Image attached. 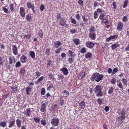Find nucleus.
Segmentation results:
<instances>
[{
	"label": "nucleus",
	"instance_id": "1",
	"mask_svg": "<svg viewBox=\"0 0 129 129\" xmlns=\"http://www.w3.org/2000/svg\"><path fill=\"white\" fill-rule=\"evenodd\" d=\"M104 75L100 74L99 73H94L91 78V80L93 81L95 79V81L98 82L103 80Z\"/></svg>",
	"mask_w": 129,
	"mask_h": 129
},
{
	"label": "nucleus",
	"instance_id": "2",
	"mask_svg": "<svg viewBox=\"0 0 129 129\" xmlns=\"http://www.w3.org/2000/svg\"><path fill=\"white\" fill-rule=\"evenodd\" d=\"M66 22L67 21L65 18H61L59 22V24L62 26L65 27L67 25Z\"/></svg>",
	"mask_w": 129,
	"mask_h": 129
},
{
	"label": "nucleus",
	"instance_id": "3",
	"mask_svg": "<svg viewBox=\"0 0 129 129\" xmlns=\"http://www.w3.org/2000/svg\"><path fill=\"white\" fill-rule=\"evenodd\" d=\"M123 27V23L121 21L118 22L117 27V29L118 31H121Z\"/></svg>",
	"mask_w": 129,
	"mask_h": 129
},
{
	"label": "nucleus",
	"instance_id": "4",
	"mask_svg": "<svg viewBox=\"0 0 129 129\" xmlns=\"http://www.w3.org/2000/svg\"><path fill=\"white\" fill-rule=\"evenodd\" d=\"M85 45L87 47L90 49L93 48L94 46V43L90 41H87L86 42Z\"/></svg>",
	"mask_w": 129,
	"mask_h": 129
},
{
	"label": "nucleus",
	"instance_id": "5",
	"mask_svg": "<svg viewBox=\"0 0 129 129\" xmlns=\"http://www.w3.org/2000/svg\"><path fill=\"white\" fill-rule=\"evenodd\" d=\"M12 50L13 53L14 55H16L18 54L17 47L15 45H12Z\"/></svg>",
	"mask_w": 129,
	"mask_h": 129
},
{
	"label": "nucleus",
	"instance_id": "6",
	"mask_svg": "<svg viewBox=\"0 0 129 129\" xmlns=\"http://www.w3.org/2000/svg\"><path fill=\"white\" fill-rule=\"evenodd\" d=\"M60 70L62 72L63 74L64 75L66 76L68 74L69 72L66 68L63 67L60 69Z\"/></svg>",
	"mask_w": 129,
	"mask_h": 129
},
{
	"label": "nucleus",
	"instance_id": "7",
	"mask_svg": "<svg viewBox=\"0 0 129 129\" xmlns=\"http://www.w3.org/2000/svg\"><path fill=\"white\" fill-rule=\"evenodd\" d=\"M25 10L22 7H21L20 9L19 13L21 16L22 17L25 16Z\"/></svg>",
	"mask_w": 129,
	"mask_h": 129
},
{
	"label": "nucleus",
	"instance_id": "8",
	"mask_svg": "<svg viewBox=\"0 0 129 129\" xmlns=\"http://www.w3.org/2000/svg\"><path fill=\"white\" fill-rule=\"evenodd\" d=\"M96 35L95 33H89L88 36L92 40H94L95 39Z\"/></svg>",
	"mask_w": 129,
	"mask_h": 129
},
{
	"label": "nucleus",
	"instance_id": "9",
	"mask_svg": "<svg viewBox=\"0 0 129 129\" xmlns=\"http://www.w3.org/2000/svg\"><path fill=\"white\" fill-rule=\"evenodd\" d=\"M102 89L100 85H97L94 88V90L95 93H97L100 91H102Z\"/></svg>",
	"mask_w": 129,
	"mask_h": 129
},
{
	"label": "nucleus",
	"instance_id": "10",
	"mask_svg": "<svg viewBox=\"0 0 129 129\" xmlns=\"http://www.w3.org/2000/svg\"><path fill=\"white\" fill-rule=\"evenodd\" d=\"M21 62L23 63L26 62L27 60V57L24 55H22L20 58Z\"/></svg>",
	"mask_w": 129,
	"mask_h": 129
},
{
	"label": "nucleus",
	"instance_id": "11",
	"mask_svg": "<svg viewBox=\"0 0 129 129\" xmlns=\"http://www.w3.org/2000/svg\"><path fill=\"white\" fill-rule=\"evenodd\" d=\"M62 45V43L59 41H55L54 44V47L56 48H58L59 46L61 45Z\"/></svg>",
	"mask_w": 129,
	"mask_h": 129
},
{
	"label": "nucleus",
	"instance_id": "12",
	"mask_svg": "<svg viewBox=\"0 0 129 129\" xmlns=\"http://www.w3.org/2000/svg\"><path fill=\"white\" fill-rule=\"evenodd\" d=\"M31 109L30 108H28L27 109L25 112V115L27 116L30 117V115L32 112V111Z\"/></svg>",
	"mask_w": 129,
	"mask_h": 129
},
{
	"label": "nucleus",
	"instance_id": "13",
	"mask_svg": "<svg viewBox=\"0 0 129 129\" xmlns=\"http://www.w3.org/2000/svg\"><path fill=\"white\" fill-rule=\"evenodd\" d=\"M79 108L81 109H83L85 106V103L84 101H82L79 103Z\"/></svg>",
	"mask_w": 129,
	"mask_h": 129
},
{
	"label": "nucleus",
	"instance_id": "14",
	"mask_svg": "<svg viewBox=\"0 0 129 129\" xmlns=\"http://www.w3.org/2000/svg\"><path fill=\"white\" fill-rule=\"evenodd\" d=\"M46 109V105L44 103L42 104L41 106L40 111L42 112H44Z\"/></svg>",
	"mask_w": 129,
	"mask_h": 129
},
{
	"label": "nucleus",
	"instance_id": "15",
	"mask_svg": "<svg viewBox=\"0 0 129 129\" xmlns=\"http://www.w3.org/2000/svg\"><path fill=\"white\" fill-rule=\"evenodd\" d=\"M85 73L84 72H82L79 73L77 76L78 78L79 79H81L85 75Z\"/></svg>",
	"mask_w": 129,
	"mask_h": 129
},
{
	"label": "nucleus",
	"instance_id": "16",
	"mask_svg": "<svg viewBox=\"0 0 129 129\" xmlns=\"http://www.w3.org/2000/svg\"><path fill=\"white\" fill-rule=\"evenodd\" d=\"M68 55L69 56L72 58H74L75 56L74 53L71 50L69 51Z\"/></svg>",
	"mask_w": 129,
	"mask_h": 129
},
{
	"label": "nucleus",
	"instance_id": "17",
	"mask_svg": "<svg viewBox=\"0 0 129 129\" xmlns=\"http://www.w3.org/2000/svg\"><path fill=\"white\" fill-rule=\"evenodd\" d=\"M92 54L89 52H88L85 55V57L87 59H90L92 57Z\"/></svg>",
	"mask_w": 129,
	"mask_h": 129
},
{
	"label": "nucleus",
	"instance_id": "18",
	"mask_svg": "<svg viewBox=\"0 0 129 129\" xmlns=\"http://www.w3.org/2000/svg\"><path fill=\"white\" fill-rule=\"evenodd\" d=\"M26 18L27 21H30L31 20V16L29 14H27L26 15Z\"/></svg>",
	"mask_w": 129,
	"mask_h": 129
},
{
	"label": "nucleus",
	"instance_id": "19",
	"mask_svg": "<svg viewBox=\"0 0 129 129\" xmlns=\"http://www.w3.org/2000/svg\"><path fill=\"white\" fill-rule=\"evenodd\" d=\"M29 53L31 58L34 59L35 58V53L34 51H30L29 52Z\"/></svg>",
	"mask_w": 129,
	"mask_h": 129
},
{
	"label": "nucleus",
	"instance_id": "20",
	"mask_svg": "<svg viewBox=\"0 0 129 129\" xmlns=\"http://www.w3.org/2000/svg\"><path fill=\"white\" fill-rule=\"evenodd\" d=\"M119 46V44L116 43L115 44H113L111 46V47L112 49H115L117 48Z\"/></svg>",
	"mask_w": 129,
	"mask_h": 129
},
{
	"label": "nucleus",
	"instance_id": "21",
	"mask_svg": "<svg viewBox=\"0 0 129 129\" xmlns=\"http://www.w3.org/2000/svg\"><path fill=\"white\" fill-rule=\"evenodd\" d=\"M95 27L94 26H91L89 30L90 33H95Z\"/></svg>",
	"mask_w": 129,
	"mask_h": 129
},
{
	"label": "nucleus",
	"instance_id": "22",
	"mask_svg": "<svg viewBox=\"0 0 129 129\" xmlns=\"http://www.w3.org/2000/svg\"><path fill=\"white\" fill-rule=\"evenodd\" d=\"M117 86L120 88H122L123 87V85L120 80L118 81H117Z\"/></svg>",
	"mask_w": 129,
	"mask_h": 129
},
{
	"label": "nucleus",
	"instance_id": "23",
	"mask_svg": "<svg viewBox=\"0 0 129 129\" xmlns=\"http://www.w3.org/2000/svg\"><path fill=\"white\" fill-rule=\"evenodd\" d=\"M11 88L12 90L13 93H16L17 91V87L16 85L11 87Z\"/></svg>",
	"mask_w": 129,
	"mask_h": 129
},
{
	"label": "nucleus",
	"instance_id": "24",
	"mask_svg": "<svg viewBox=\"0 0 129 129\" xmlns=\"http://www.w3.org/2000/svg\"><path fill=\"white\" fill-rule=\"evenodd\" d=\"M27 7L28 8L31 9L34 6V4L32 5L31 2H28L27 4Z\"/></svg>",
	"mask_w": 129,
	"mask_h": 129
},
{
	"label": "nucleus",
	"instance_id": "25",
	"mask_svg": "<svg viewBox=\"0 0 129 129\" xmlns=\"http://www.w3.org/2000/svg\"><path fill=\"white\" fill-rule=\"evenodd\" d=\"M57 105L56 104H53L51 107V110L52 111H54L56 109Z\"/></svg>",
	"mask_w": 129,
	"mask_h": 129
},
{
	"label": "nucleus",
	"instance_id": "26",
	"mask_svg": "<svg viewBox=\"0 0 129 129\" xmlns=\"http://www.w3.org/2000/svg\"><path fill=\"white\" fill-rule=\"evenodd\" d=\"M121 81L122 82L123 85H126L127 83V80L126 79L123 78L122 79Z\"/></svg>",
	"mask_w": 129,
	"mask_h": 129
},
{
	"label": "nucleus",
	"instance_id": "27",
	"mask_svg": "<svg viewBox=\"0 0 129 129\" xmlns=\"http://www.w3.org/2000/svg\"><path fill=\"white\" fill-rule=\"evenodd\" d=\"M83 20L85 24L86 23L88 22V19L86 18L85 17V16L83 15L82 16Z\"/></svg>",
	"mask_w": 129,
	"mask_h": 129
},
{
	"label": "nucleus",
	"instance_id": "28",
	"mask_svg": "<svg viewBox=\"0 0 129 129\" xmlns=\"http://www.w3.org/2000/svg\"><path fill=\"white\" fill-rule=\"evenodd\" d=\"M125 110L124 109H122L119 112V114L121 116H125Z\"/></svg>",
	"mask_w": 129,
	"mask_h": 129
},
{
	"label": "nucleus",
	"instance_id": "29",
	"mask_svg": "<svg viewBox=\"0 0 129 129\" xmlns=\"http://www.w3.org/2000/svg\"><path fill=\"white\" fill-rule=\"evenodd\" d=\"M63 93L64 94H63V95L64 97H67L69 95V92L66 90H64Z\"/></svg>",
	"mask_w": 129,
	"mask_h": 129
},
{
	"label": "nucleus",
	"instance_id": "30",
	"mask_svg": "<svg viewBox=\"0 0 129 129\" xmlns=\"http://www.w3.org/2000/svg\"><path fill=\"white\" fill-rule=\"evenodd\" d=\"M44 78V77L42 76L36 82V84H38L40 82L43 80Z\"/></svg>",
	"mask_w": 129,
	"mask_h": 129
},
{
	"label": "nucleus",
	"instance_id": "31",
	"mask_svg": "<svg viewBox=\"0 0 129 129\" xmlns=\"http://www.w3.org/2000/svg\"><path fill=\"white\" fill-rule=\"evenodd\" d=\"M80 40L79 39H75L73 40V42L76 45H78L79 43Z\"/></svg>",
	"mask_w": 129,
	"mask_h": 129
},
{
	"label": "nucleus",
	"instance_id": "32",
	"mask_svg": "<svg viewBox=\"0 0 129 129\" xmlns=\"http://www.w3.org/2000/svg\"><path fill=\"white\" fill-rule=\"evenodd\" d=\"M96 96H101L103 95V91H100L98 92V93H97L96 94Z\"/></svg>",
	"mask_w": 129,
	"mask_h": 129
},
{
	"label": "nucleus",
	"instance_id": "33",
	"mask_svg": "<svg viewBox=\"0 0 129 129\" xmlns=\"http://www.w3.org/2000/svg\"><path fill=\"white\" fill-rule=\"evenodd\" d=\"M103 99H104L102 98L101 99L100 98H99L97 100V101L98 103L100 105H101L102 104Z\"/></svg>",
	"mask_w": 129,
	"mask_h": 129
},
{
	"label": "nucleus",
	"instance_id": "34",
	"mask_svg": "<svg viewBox=\"0 0 129 129\" xmlns=\"http://www.w3.org/2000/svg\"><path fill=\"white\" fill-rule=\"evenodd\" d=\"M73 58H74L71 57L68 58V61L70 63L72 64L73 63V62L74 61V59Z\"/></svg>",
	"mask_w": 129,
	"mask_h": 129
},
{
	"label": "nucleus",
	"instance_id": "35",
	"mask_svg": "<svg viewBox=\"0 0 129 129\" xmlns=\"http://www.w3.org/2000/svg\"><path fill=\"white\" fill-rule=\"evenodd\" d=\"M21 64L20 61H18L16 63L15 65V67L16 68H19L21 66Z\"/></svg>",
	"mask_w": 129,
	"mask_h": 129
},
{
	"label": "nucleus",
	"instance_id": "36",
	"mask_svg": "<svg viewBox=\"0 0 129 129\" xmlns=\"http://www.w3.org/2000/svg\"><path fill=\"white\" fill-rule=\"evenodd\" d=\"M110 88L108 91V93L109 94H111L113 92L114 88L112 87H110Z\"/></svg>",
	"mask_w": 129,
	"mask_h": 129
},
{
	"label": "nucleus",
	"instance_id": "37",
	"mask_svg": "<svg viewBox=\"0 0 129 129\" xmlns=\"http://www.w3.org/2000/svg\"><path fill=\"white\" fill-rule=\"evenodd\" d=\"M38 35L41 38H42L43 36V32L42 29H41L40 30L39 33H38Z\"/></svg>",
	"mask_w": 129,
	"mask_h": 129
},
{
	"label": "nucleus",
	"instance_id": "38",
	"mask_svg": "<svg viewBox=\"0 0 129 129\" xmlns=\"http://www.w3.org/2000/svg\"><path fill=\"white\" fill-rule=\"evenodd\" d=\"M128 0H125V1L123 5V7L124 8H126L127 5L128 3Z\"/></svg>",
	"mask_w": 129,
	"mask_h": 129
},
{
	"label": "nucleus",
	"instance_id": "39",
	"mask_svg": "<svg viewBox=\"0 0 129 129\" xmlns=\"http://www.w3.org/2000/svg\"><path fill=\"white\" fill-rule=\"evenodd\" d=\"M50 48H48L46 49V54L47 55H50Z\"/></svg>",
	"mask_w": 129,
	"mask_h": 129
},
{
	"label": "nucleus",
	"instance_id": "40",
	"mask_svg": "<svg viewBox=\"0 0 129 129\" xmlns=\"http://www.w3.org/2000/svg\"><path fill=\"white\" fill-rule=\"evenodd\" d=\"M86 51V48L85 47H84L81 49L80 52L81 53H85Z\"/></svg>",
	"mask_w": 129,
	"mask_h": 129
},
{
	"label": "nucleus",
	"instance_id": "41",
	"mask_svg": "<svg viewBox=\"0 0 129 129\" xmlns=\"http://www.w3.org/2000/svg\"><path fill=\"white\" fill-rule=\"evenodd\" d=\"M118 69L117 68H115L113 70L112 72V74H114L116 73L118 71Z\"/></svg>",
	"mask_w": 129,
	"mask_h": 129
},
{
	"label": "nucleus",
	"instance_id": "42",
	"mask_svg": "<svg viewBox=\"0 0 129 129\" xmlns=\"http://www.w3.org/2000/svg\"><path fill=\"white\" fill-rule=\"evenodd\" d=\"M6 121H1L0 123V126L2 127H4L6 125Z\"/></svg>",
	"mask_w": 129,
	"mask_h": 129
},
{
	"label": "nucleus",
	"instance_id": "43",
	"mask_svg": "<svg viewBox=\"0 0 129 129\" xmlns=\"http://www.w3.org/2000/svg\"><path fill=\"white\" fill-rule=\"evenodd\" d=\"M31 90V89L28 87H27L26 89V94H29V92H30Z\"/></svg>",
	"mask_w": 129,
	"mask_h": 129
},
{
	"label": "nucleus",
	"instance_id": "44",
	"mask_svg": "<svg viewBox=\"0 0 129 129\" xmlns=\"http://www.w3.org/2000/svg\"><path fill=\"white\" fill-rule=\"evenodd\" d=\"M54 88L52 84H51L50 86L47 88V90H51L52 89Z\"/></svg>",
	"mask_w": 129,
	"mask_h": 129
},
{
	"label": "nucleus",
	"instance_id": "45",
	"mask_svg": "<svg viewBox=\"0 0 129 129\" xmlns=\"http://www.w3.org/2000/svg\"><path fill=\"white\" fill-rule=\"evenodd\" d=\"M20 72L21 74L23 75L25 73V71L24 68H22L20 69Z\"/></svg>",
	"mask_w": 129,
	"mask_h": 129
},
{
	"label": "nucleus",
	"instance_id": "46",
	"mask_svg": "<svg viewBox=\"0 0 129 129\" xmlns=\"http://www.w3.org/2000/svg\"><path fill=\"white\" fill-rule=\"evenodd\" d=\"M122 20L123 22H125L127 20V18L126 15L123 16L122 19Z\"/></svg>",
	"mask_w": 129,
	"mask_h": 129
},
{
	"label": "nucleus",
	"instance_id": "47",
	"mask_svg": "<svg viewBox=\"0 0 129 129\" xmlns=\"http://www.w3.org/2000/svg\"><path fill=\"white\" fill-rule=\"evenodd\" d=\"M77 31V30L76 29H72L70 30V32L72 34H75Z\"/></svg>",
	"mask_w": 129,
	"mask_h": 129
},
{
	"label": "nucleus",
	"instance_id": "48",
	"mask_svg": "<svg viewBox=\"0 0 129 129\" xmlns=\"http://www.w3.org/2000/svg\"><path fill=\"white\" fill-rule=\"evenodd\" d=\"M71 22L73 24L76 25L77 24V22L76 20L72 18H71Z\"/></svg>",
	"mask_w": 129,
	"mask_h": 129
},
{
	"label": "nucleus",
	"instance_id": "49",
	"mask_svg": "<svg viewBox=\"0 0 129 129\" xmlns=\"http://www.w3.org/2000/svg\"><path fill=\"white\" fill-rule=\"evenodd\" d=\"M112 5L113 6V9H117L116 3L115 2H113Z\"/></svg>",
	"mask_w": 129,
	"mask_h": 129
},
{
	"label": "nucleus",
	"instance_id": "50",
	"mask_svg": "<svg viewBox=\"0 0 129 129\" xmlns=\"http://www.w3.org/2000/svg\"><path fill=\"white\" fill-rule=\"evenodd\" d=\"M118 36V35H114L113 36H111L112 40L115 39L117 38Z\"/></svg>",
	"mask_w": 129,
	"mask_h": 129
},
{
	"label": "nucleus",
	"instance_id": "51",
	"mask_svg": "<svg viewBox=\"0 0 129 129\" xmlns=\"http://www.w3.org/2000/svg\"><path fill=\"white\" fill-rule=\"evenodd\" d=\"M41 94L42 95L45 94V90L44 88H43L41 90Z\"/></svg>",
	"mask_w": 129,
	"mask_h": 129
},
{
	"label": "nucleus",
	"instance_id": "52",
	"mask_svg": "<svg viewBox=\"0 0 129 129\" xmlns=\"http://www.w3.org/2000/svg\"><path fill=\"white\" fill-rule=\"evenodd\" d=\"M13 5L12 4H10V9L11 11H12L13 12L14 11V9L13 8Z\"/></svg>",
	"mask_w": 129,
	"mask_h": 129
},
{
	"label": "nucleus",
	"instance_id": "53",
	"mask_svg": "<svg viewBox=\"0 0 129 129\" xmlns=\"http://www.w3.org/2000/svg\"><path fill=\"white\" fill-rule=\"evenodd\" d=\"M2 10H3L5 13L7 14L9 13V11L8 9L5 8L4 7H3Z\"/></svg>",
	"mask_w": 129,
	"mask_h": 129
},
{
	"label": "nucleus",
	"instance_id": "54",
	"mask_svg": "<svg viewBox=\"0 0 129 129\" xmlns=\"http://www.w3.org/2000/svg\"><path fill=\"white\" fill-rule=\"evenodd\" d=\"M58 121H51V123L53 124L55 126H57L58 124Z\"/></svg>",
	"mask_w": 129,
	"mask_h": 129
},
{
	"label": "nucleus",
	"instance_id": "55",
	"mask_svg": "<svg viewBox=\"0 0 129 129\" xmlns=\"http://www.w3.org/2000/svg\"><path fill=\"white\" fill-rule=\"evenodd\" d=\"M60 104L61 105H62L64 103L63 99L61 97L60 98Z\"/></svg>",
	"mask_w": 129,
	"mask_h": 129
},
{
	"label": "nucleus",
	"instance_id": "56",
	"mask_svg": "<svg viewBox=\"0 0 129 129\" xmlns=\"http://www.w3.org/2000/svg\"><path fill=\"white\" fill-rule=\"evenodd\" d=\"M116 82V79L113 78L111 79V83L113 84H114Z\"/></svg>",
	"mask_w": 129,
	"mask_h": 129
},
{
	"label": "nucleus",
	"instance_id": "57",
	"mask_svg": "<svg viewBox=\"0 0 129 129\" xmlns=\"http://www.w3.org/2000/svg\"><path fill=\"white\" fill-rule=\"evenodd\" d=\"M40 10L41 12L43 11L44 10V6L43 5H42L40 7Z\"/></svg>",
	"mask_w": 129,
	"mask_h": 129
},
{
	"label": "nucleus",
	"instance_id": "58",
	"mask_svg": "<svg viewBox=\"0 0 129 129\" xmlns=\"http://www.w3.org/2000/svg\"><path fill=\"white\" fill-rule=\"evenodd\" d=\"M61 50V48L59 47V48L57 49L55 51V53L56 54L58 53Z\"/></svg>",
	"mask_w": 129,
	"mask_h": 129
},
{
	"label": "nucleus",
	"instance_id": "59",
	"mask_svg": "<svg viewBox=\"0 0 129 129\" xmlns=\"http://www.w3.org/2000/svg\"><path fill=\"white\" fill-rule=\"evenodd\" d=\"M31 9H32V10L33 11L34 14L35 15H36V10H35V6H34L32 8H31Z\"/></svg>",
	"mask_w": 129,
	"mask_h": 129
},
{
	"label": "nucleus",
	"instance_id": "60",
	"mask_svg": "<svg viewBox=\"0 0 129 129\" xmlns=\"http://www.w3.org/2000/svg\"><path fill=\"white\" fill-rule=\"evenodd\" d=\"M103 23H105L106 25H107L108 23V19H104L103 20Z\"/></svg>",
	"mask_w": 129,
	"mask_h": 129
},
{
	"label": "nucleus",
	"instance_id": "61",
	"mask_svg": "<svg viewBox=\"0 0 129 129\" xmlns=\"http://www.w3.org/2000/svg\"><path fill=\"white\" fill-rule=\"evenodd\" d=\"M125 116H121L119 117L118 118V120H122L124 119L125 118Z\"/></svg>",
	"mask_w": 129,
	"mask_h": 129
},
{
	"label": "nucleus",
	"instance_id": "62",
	"mask_svg": "<svg viewBox=\"0 0 129 129\" xmlns=\"http://www.w3.org/2000/svg\"><path fill=\"white\" fill-rule=\"evenodd\" d=\"M23 37H24V38H27V39H28L30 37V35H23Z\"/></svg>",
	"mask_w": 129,
	"mask_h": 129
},
{
	"label": "nucleus",
	"instance_id": "63",
	"mask_svg": "<svg viewBox=\"0 0 129 129\" xmlns=\"http://www.w3.org/2000/svg\"><path fill=\"white\" fill-rule=\"evenodd\" d=\"M15 121H11L9 124V127H12L14 125Z\"/></svg>",
	"mask_w": 129,
	"mask_h": 129
},
{
	"label": "nucleus",
	"instance_id": "64",
	"mask_svg": "<svg viewBox=\"0 0 129 129\" xmlns=\"http://www.w3.org/2000/svg\"><path fill=\"white\" fill-rule=\"evenodd\" d=\"M9 63L10 64H12L13 62V59L11 57H9Z\"/></svg>",
	"mask_w": 129,
	"mask_h": 129
}]
</instances>
